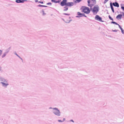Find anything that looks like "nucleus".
<instances>
[{
  "instance_id": "b1692460",
  "label": "nucleus",
  "mask_w": 124,
  "mask_h": 124,
  "mask_svg": "<svg viewBox=\"0 0 124 124\" xmlns=\"http://www.w3.org/2000/svg\"><path fill=\"white\" fill-rule=\"evenodd\" d=\"M64 14L65 15H66L69 16L70 15V14H69L65 13Z\"/></svg>"
},
{
  "instance_id": "dca6fc26",
  "label": "nucleus",
  "mask_w": 124,
  "mask_h": 124,
  "mask_svg": "<svg viewBox=\"0 0 124 124\" xmlns=\"http://www.w3.org/2000/svg\"><path fill=\"white\" fill-rule=\"evenodd\" d=\"M76 0V1H75V2H76V1L78 3L79 2L81 1V0Z\"/></svg>"
},
{
  "instance_id": "aec40b11",
  "label": "nucleus",
  "mask_w": 124,
  "mask_h": 124,
  "mask_svg": "<svg viewBox=\"0 0 124 124\" xmlns=\"http://www.w3.org/2000/svg\"><path fill=\"white\" fill-rule=\"evenodd\" d=\"M108 0H105L104 1V3H105Z\"/></svg>"
},
{
  "instance_id": "1a4fd4ad",
  "label": "nucleus",
  "mask_w": 124,
  "mask_h": 124,
  "mask_svg": "<svg viewBox=\"0 0 124 124\" xmlns=\"http://www.w3.org/2000/svg\"><path fill=\"white\" fill-rule=\"evenodd\" d=\"M113 5L114 6L117 7H118L119 6L118 4L116 2L113 3Z\"/></svg>"
},
{
  "instance_id": "f3484780",
  "label": "nucleus",
  "mask_w": 124,
  "mask_h": 124,
  "mask_svg": "<svg viewBox=\"0 0 124 124\" xmlns=\"http://www.w3.org/2000/svg\"><path fill=\"white\" fill-rule=\"evenodd\" d=\"M109 18L112 21H113V19L111 18V17L110 16H109Z\"/></svg>"
},
{
  "instance_id": "2f4dec72",
  "label": "nucleus",
  "mask_w": 124,
  "mask_h": 124,
  "mask_svg": "<svg viewBox=\"0 0 124 124\" xmlns=\"http://www.w3.org/2000/svg\"><path fill=\"white\" fill-rule=\"evenodd\" d=\"M123 16H124V13L123 12Z\"/></svg>"
},
{
  "instance_id": "39448f33",
  "label": "nucleus",
  "mask_w": 124,
  "mask_h": 124,
  "mask_svg": "<svg viewBox=\"0 0 124 124\" xmlns=\"http://www.w3.org/2000/svg\"><path fill=\"white\" fill-rule=\"evenodd\" d=\"M53 109L54 110L53 112L55 114L58 116H60V112L59 110L57 108H54Z\"/></svg>"
},
{
  "instance_id": "4be33fe9",
  "label": "nucleus",
  "mask_w": 124,
  "mask_h": 124,
  "mask_svg": "<svg viewBox=\"0 0 124 124\" xmlns=\"http://www.w3.org/2000/svg\"><path fill=\"white\" fill-rule=\"evenodd\" d=\"M121 30V31H122V33L123 34L124 33V31L123 30V29L122 28H121V29H120Z\"/></svg>"
},
{
  "instance_id": "72a5a7b5",
  "label": "nucleus",
  "mask_w": 124,
  "mask_h": 124,
  "mask_svg": "<svg viewBox=\"0 0 124 124\" xmlns=\"http://www.w3.org/2000/svg\"><path fill=\"white\" fill-rule=\"evenodd\" d=\"M64 119V120H65V119L64 118V119Z\"/></svg>"
},
{
  "instance_id": "7ed1b4c3",
  "label": "nucleus",
  "mask_w": 124,
  "mask_h": 124,
  "mask_svg": "<svg viewBox=\"0 0 124 124\" xmlns=\"http://www.w3.org/2000/svg\"><path fill=\"white\" fill-rule=\"evenodd\" d=\"M88 5L91 8L96 3V0H88L87 1Z\"/></svg>"
},
{
  "instance_id": "473e14b6",
  "label": "nucleus",
  "mask_w": 124,
  "mask_h": 124,
  "mask_svg": "<svg viewBox=\"0 0 124 124\" xmlns=\"http://www.w3.org/2000/svg\"><path fill=\"white\" fill-rule=\"evenodd\" d=\"M70 121H72V122H74V121H73V120H70Z\"/></svg>"
},
{
  "instance_id": "412c9836",
  "label": "nucleus",
  "mask_w": 124,
  "mask_h": 124,
  "mask_svg": "<svg viewBox=\"0 0 124 124\" xmlns=\"http://www.w3.org/2000/svg\"><path fill=\"white\" fill-rule=\"evenodd\" d=\"M121 9L122 10L124 11V7H121Z\"/></svg>"
},
{
  "instance_id": "9d476101",
  "label": "nucleus",
  "mask_w": 124,
  "mask_h": 124,
  "mask_svg": "<svg viewBox=\"0 0 124 124\" xmlns=\"http://www.w3.org/2000/svg\"><path fill=\"white\" fill-rule=\"evenodd\" d=\"M24 0H16V2L17 3H23V2Z\"/></svg>"
},
{
  "instance_id": "a878e982",
  "label": "nucleus",
  "mask_w": 124,
  "mask_h": 124,
  "mask_svg": "<svg viewBox=\"0 0 124 124\" xmlns=\"http://www.w3.org/2000/svg\"><path fill=\"white\" fill-rule=\"evenodd\" d=\"M47 5H51V3H47Z\"/></svg>"
},
{
  "instance_id": "a211bd4d",
  "label": "nucleus",
  "mask_w": 124,
  "mask_h": 124,
  "mask_svg": "<svg viewBox=\"0 0 124 124\" xmlns=\"http://www.w3.org/2000/svg\"><path fill=\"white\" fill-rule=\"evenodd\" d=\"M6 55V54L5 53L2 56V57H5Z\"/></svg>"
},
{
  "instance_id": "9b49d317",
  "label": "nucleus",
  "mask_w": 124,
  "mask_h": 124,
  "mask_svg": "<svg viewBox=\"0 0 124 124\" xmlns=\"http://www.w3.org/2000/svg\"><path fill=\"white\" fill-rule=\"evenodd\" d=\"M110 6L111 8V9L112 10L113 12V13H114V11L113 6L112 5L111 3H110Z\"/></svg>"
},
{
  "instance_id": "4468645a",
  "label": "nucleus",
  "mask_w": 124,
  "mask_h": 124,
  "mask_svg": "<svg viewBox=\"0 0 124 124\" xmlns=\"http://www.w3.org/2000/svg\"><path fill=\"white\" fill-rule=\"evenodd\" d=\"M38 6L39 7H46V6H44V5H38Z\"/></svg>"
},
{
  "instance_id": "423d86ee",
  "label": "nucleus",
  "mask_w": 124,
  "mask_h": 124,
  "mask_svg": "<svg viewBox=\"0 0 124 124\" xmlns=\"http://www.w3.org/2000/svg\"><path fill=\"white\" fill-rule=\"evenodd\" d=\"M95 19L97 20L103 22V21L102 20V18L99 16L96 15L95 17Z\"/></svg>"
},
{
  "instance_id": "6ab92c4d",
  "label": "nucleus",
  "mask_w": 124,
  "mask_h": 124,
  "mask_svg": "<svg viewBox=\"0 0 124 124\" xmlns=\"http://www.w3.org/2000/svg\"><path fill=\"white\" fill-rule=\"evenodd\" d=\"M112 23H114L116 24V25H117V24H117V23H116V22H112Z\"/></svg>"
},
{
  "instance_id": "7c9ffc66",
  "label": "nucleus",
  "mask_w": 124,
  "mask_h": 124,
  "mask_svg": "<svg viewBox=\"0 0 124 124\" xmlns=\"http://www.w3.org/2000/svg\"><path fill=\"white\" fill-rule=\"evenodd\" d=\"M61 0H58V1H59V3L61 1Z\"/></svg>"
},
{
  "instance_id": "c756f323",
  "label": "nucleus",
  "mask_w": 124,
  "mask_h": 124,
  "mask_svg": "<svg viewBox=\"0 0 124 124\" xmlns=\"http://www.w3.org/2000/svg\"><path fill=\"white\" fill-rule=\"evenodd\" d=\"M35 0V1L36 2H37L38 1V0Z\"/></svg>"
},
{
  "instance_id": "f8f14e48",
  "label": "nucleus",
  "mask_w": 124,
  "mask_h": 124,
  "mask_svg": "<svg viewBox=\"0 0 124 124\" xmlns=\"http://www.w3.org/2000/svg\"><path fill=\"white\" fill-rule=\"evenodd\" d=\"M51 1L53 2H54L55 3H59V1H56L54 0H51Z\"/></svg>"
},
{
  "instance_id": "ddd939ff",
  "label": "nucleus",
  "mask_w": 124,
  "mask_h": 124,
  "mask_svg": "<svg viewBox=\"0 0 124 124\" xmlns=\"http://www.w3.org/2000/svg\"><path fill=\"white\" fill-rule=\"evenodd\" d=\"M2 84H3V86H7L8 85V84H5L3 82H2Z\"/></svg>"
},
{
  "instance_id": "0eeeda50",
  "label": "nucleus",
  "mask_w": 124,
  "mask_h": 124,
  "mask_svg": "<svg viewBox=\"0 0 124 124\" xmlns=\"http://www.w3.org/2000/svg\"><path fill=\"white\" fill-rule=\"evenodd\" d=\"M77 15L78 16H76V17H77L84 16L85 15L84 14H82L79 12H78Z\"/></svg>"
},
{
  "instance_id": "5701e85b",
  "label": "nucleus",
  "mask_w": 124,
  "mask_h": 124,
  "mask_svg": "<svg viewBox=\"0 0 124 124\" xmlns=\"http://www.w3.org/2000/svg\"><path fill=\"white\" fill-rule=\"evenodd\" d=\"M2 51L0 50V55L2 54Z\"/></svg>"
},
{
  "instance_id": "bb28decb",
  "label": "nucleus",
  "mask_w": 124,
  "mask_h": 124,
  "mask_svg": "<svg viewBox=\"0 0 124 124\" xmlns=\"http://www.w3.org/2000/svg\"><path fill=\"white\" fill-rule=\"evenodd\" d=\"M117 25H118L119 26V28H120V29H121V28H121V27L118 24H117Z\"/></svg>"
},
{
  "instance_id": "f257e3e1",
  "label": "nucleus",
  "mask_w": 124,
  "mask_h": 124,
  "mask_svg": "<svg viewBox=\"0 0 124 124\" xmlns=\"http://www.w3.org/2000/svg\"><path fill=\"white\" fill-rule=\"evenodd\" d=\"M67 0H63L61 2V5L62 6H66L71 7L74 5V3L72 2L67 3Z\"/></svg>"
},
{
  "instance_id": "cd10ccee",
  "label": "nucleus",
  "mask_w": 124,
  "mask_h": 124,
  "mask_svg": "<svg viewBox=\"0 0 124 124\" xmlns=\"http://www.w3.org/2000/svg\"><path fill=\"white\" fill-rule=\"evenodd\" d=\"M58 121L59 122H62L60 120H58Z\"/></svg>"
},
{
  "instance_id": "c85d7f7f",
  "label": "nucleus",
  "mask_w": 124,
  "mask_h": 124,
  "mask_svg": "<svg viewBox=\"0 0 124 124\" xmlns=\"http://www.w3.org/2000/svg\"><path fill=\"white\" fill-rule=\"evenodd\" d=\"M42 12L43 13V15H46V13H45V14H44V11H42Z\"/></svg>"
},
{
  "instance_id": "2eb2a0df",
  "label": "nucleus",
  "mask_w": 124,
  "mask_h": 124,
  "mask_svg": "<svg viewBox=\"0 0 124 124\" xmlns=\"http://www.w3.org/2000/svg\"><path fill=\"white\" fill-rule=\"evenodd\" d=\"M64 8H65V9H64V11H66L68 9V8L66 7H65Z\"/></svg>"
},
{
  "instance_id": "f03ea898",
  "label": "nucleus",
  "mask_w": 124,
  "mask_h": 124,
  "mask_svg": "<svg viewBox=\"0 0 124 124\" xmlns=\"http://www.w3.org/2000/svg\"><path fill=\"white\" fill-rule=\"evenodd\" d=\"M82 12H84L86 14H89L90 12L89 8L85 6H82L80 8Z\"/></svg>"
},
{
  "instance_id": "6e6552de",
  "label": "nucleus",
  "mask_w": 124,
  "mask_h": 124,
  "mask_svg": "<svg viewBox=\"0 0 124 124\" xmlns=\"http://www.w3.org/2000/svg\"><path fill=\"white\" fill-rule=\"evenodd\" d=\"M122 15L121 14H119L116 17V18L118 19H121L122 17Z\"/></svg>"
},
{
  "instance_id": "393cba45",
  "label": "nucleus",
  "mask_w": 124,
  "mask_h": 124,
  "mask_svg": "<svg viewBox=\"0 0 124 124\" xmlns=\"http://www.w3.org/2000/svg\"><path fill=\"white\" fill-rule=\"evenodd\" d=\"M39 3H40L41 4H43V1H39Z\"/></svg>"
},
{
  "instance_id": "20e7f679",
  "label": "nucleus",
  "mask_w": 124,
  "mask_h": 124,
  "mask_svg": "<svg viewBox=\"0 0 124 124\" xmlns=\"http://www.w3.org/2000/svg\"><path fill=\"white\" fill-rule=\"evenodd\" d=\"M99 9V7L98 5L95 6L93 7V14H96L98 12Z\"/></svg>"
}]
</instances>
